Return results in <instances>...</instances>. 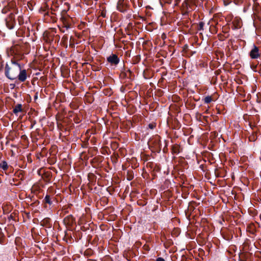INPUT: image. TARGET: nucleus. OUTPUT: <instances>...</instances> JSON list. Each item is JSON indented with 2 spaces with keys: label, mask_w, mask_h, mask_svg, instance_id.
I'll list each match as a JSON object with an SVG mask.
<instances>
[{
  "label": "nucleus",
  "mask_w": 261,
  "mask_h": 261,
  "mask_svg": "<svg viewBox=\"0 0 261 261\" xmlns=\"http://www.w3.org/2000/svg\"><path fill=\"white\" fill-rule=\"evenodd\" d=\"M250 57L251 59H257L260 57L259 50L258 47L253 45L252 49L251 50L250 54Z\"/></svg>",
  "instance_id": "obj_5"
},
{
  "label": "nucleus",
  "mask_w": 261,
  "mask_h": 261,
  "mask_svg": "<svg viewBox=\"0 0 261 261\" xmlns=\"http://www.w3.org/2000/svg\"><path fill=\"white\" fill-rule=\"evenodd\" d=\"M117 9L122 13L126 12L128 9V1L127 0H119L117 3Z\"/></svg>",
  "instance_id": "obj_3"
},
{
  "label": "nucleus",
  "mask_w": 261,
  "mask_h": 261,
  "mask_svg": "<svg viewBox=\"0 0 261 261\" xmlns=\"http://www.w3.org/2000/svg\"><path fill=\"white\" fill-rule=\"evenodd\" d=\"M40 224L44 226L48 227L50 224V219L48 218H44L41 221Z\"/></svg>",
  "instance_id": "obj_9"
},
{
  "label": "nucleus",
  "mask_w": 261,
  "mask_h": 261,
  "mask_svg": "<svg viewBox=\"0 0 261 261\" xmlns=\"http://www.w3.org/2000/svg\"><path fill=\"white\" fill-rule=\"evenodd\" d=\"M180 1V0H175L176 3L175 5H177Z\"/></svg>",
  "instance_id": "obj_21"
},
{
  "label": "nucleus",
  "mask_w": 261,
  "mask_h": 261,
  "mask_svg": "<svg viewBox=\"0 0 261 261\" xmlns=\"http://www.w3.org/2000/svg\"><path fill=\"white\" fill-rule=\"evenodd\" d=\"M257 138V134L255 132H252L251 135H250L249 137V140L250 141L254 142Z\"/></svg>",
  "instance_id": "obj_12"
},
{
  "label": "nucleus",
  "mask_w": 261,
  "mask_h": 261,
  "mask_svg": "<svg viewBox=\"0 0 261 261\" xmlns=\"http://www.w3.org/2000/svg\"><path fill=\"white\" fill-rule=\"evenodd\" d=\"M188 1L187 0L185 1L182 5V6L183 7V9H188Z\"/></svg>",
  "instance_id": "obj_17"
},
{
  "label": "nucleus",
  "mask_w": 261,
  "mask_h": 261,
  "mask_svg": "<svg viewBox=\"0 0 261 261\" xmlns=\"http://www.w3.org/2000/svg\"><path fill=\"white\" fill-rule=\"evenodd\" d=\"M203 25H204V24H203V22H200V23H199V27H200V30H202V29L203 27Z\"/></svg>",
  "instance_id": "obj_18"
},
{
  "label": "nucleus",
  "mask_w": 261,
  "mask_h": 261,
  "mask_svg": "<svg viewBox=\"0 0 261 261\" xmlns=\"http://www.w3.org/2000/svg\"><path fill=\"white\" fill-rule=\"evenodd\" d=\"M6 24L7 28L11 30L13 29L15 24L14 15L13 14H10L8 17L6 19Z\"/></svg>",
  "instance_id": "obj_4"
},
{
  "label": "nucleus",
  "mask_w": 261,
  "mask_h": 261,
  "mask_svg": "<svg viewBox=\"0 0 261 261\" xmlns=\"http://www.w3.org/2000/svg\"><path fill=\"white\" fill-rule=\"evenodd\" d=\"M5 74L9 80H17L20 82H24L28 77L26 70L23 69L18 61L15 59H11L9 63L6 64Z\"/></svg>",
  "instance_id": "obj_1"
},
{
  "label": "nucleus",
  "mask_w": 261,
  "mask_h": 261,
  "mask_svg": "<svg viewBox=\"0 0 261 261\" xmlns=\"http://www.w3.org/2000/svg\"><path fill=\"white\" fill-rule=\"evenodd\" d=\"M13 113L17 114L18 112L22 111V105L21 104L16 105L13 109Z\"/></svg>",
  "instance_id": "obj_8"
},
{
  "label": "nucleus",
  "mask_w": 261,
  "mask_h": 261,
  "mask_svg": "<svg viewBox=\"0 0 261 261\" xmlns=\"http://www.w3.org/2000/svg\"><path fill=\"white\" fill-rule=\"evenodd\" d=\"M232 24L234 27V29H239L242 27V20L240 18L236 17L232 20Z\"/></svg>",
  "instance_id": "obj_7"
},
{
  "label": "nucleus",
  "mask_w": 261,
  "mask_h": 261,
  "mask_svg": "<svg viewBox=\"0 0 261 261\" xmlns=\"http://www.w3.org/2000/svg\"><path fill=\"white\" fill-rule=\"evenodd\" d=\"M0 168L4 170H7L8 168L7 163L6 161H3L0 164Z\"/></svg>",
  "instance_id": "obj_13"
},
{
  "label": "nucleus",
  "mask_w": 261,
  "mask_h": 261,
  "mask_svg": "<svg viewBox=\"0 0 261 261\" xmlns=\"http://www.w3.org/2000/svg\"><path fill=\"white\" fill-rule=\"evenodd\" d=\"M156 261H165L164 259L162 257H159L156 259Z\"/></svg>",
  "instance_id": "obj_19"
},
{
  "label": "nucleus",
  "mask_w": 261,
  "mask_h": 261,
  "mask_svg": "<svg viewBox=\"0 0 261 261\" xmlns=\"http://www.w3.org/2000/svg\"><path fill=\"white\" fill-rule=\"evenodd\" d=\"M44 200V202L46 203H48L49 204H52V201L51 200V198H50V196H49L48 195L45 196Z\"/></svg>",
  "instance_id": "obj_14"
},
{
  "label": "nucleus",
  "mask_w": 261,
  "mask_h": 261,
  "mask_svg": "<svg viewBox=\"0 0 261 261\" xmlns=\"http://www.w3.org/2000/svg\"><path fill=\"white\" fill-rule=\"evenodd\" d=\"M149 128H150L151 129H153L154 127V125L152 124H149Z\"/></svg>",
  "instance_id": "obj_20"
},
{
  "label": "nucleus",
  "mask_w": 261,
  "mask_h": 261,
  "mask_svg": "<svg viewBox=\"0 0 261 261\" xmlns=\"http://www.w3.org/2000/svg\"><path fill=\"white\" fill-rule=\"evenodd\" d=\"M7 52L9 56L14 57L12 59L18 61L22 58L23 55L21 53V47L18 44H15L8 48Z\"/></svg>",
  "instance_id": "obj_2"
},
{
  "label": "nucleus",
  "mask_w": 261,
  "mask_h": 261,
  "mask_svg": "<svg viewBox=\"0 0 261 261\" xmlns=\"http://www.w3.org/2000/svg\"><path fill=\"white\" fill-rule=\"evenodd\" d=\"M172 151L173 153H178L180 152V146L177 144L173 145L172 147Z\"/></svg>",
  "instance_id": "obj_10"
},
{
  "label": "nucleus",
  "mask_w": 261,
  "mask_h": 261,
  "mask_svg": "<svg viewBox=\"0 0 261 261\" xmlns=\"http://www.w3.org/2000/svg\"><path fill=\"white\" fill-rule=\"evenodd\" d=\"M64 222L69 224L72 223L73 222V218L72 217H67L64 219Z\"/></svg>",
  "instance_id": "obj_15"
},
{
  "label": "nucleus",
  "mask_w": 261,
  "mask_h": 261,
  "mask_svg": "<svg viewBox=\"0 0 261 261\" xmlns=\"http://www.w3.org/2000/svg\"><path fill=\"white\" fill-rule=\"evenodd\" d=\"M61 19L63 21L64 27H65L67 29L69 28L70 25L68 22V20L69 18H66L63 17Z\"/></svg>",
  "instance_id": "obj_11"
},
{
  "label": "nucleus",
  "mask_w": 261,
  "mask_h": 261,
  "mask_svg": "<svg viewBox=\"0 0 261 261\" xmlns=\"http://www.w3.org/2000/svg\"><path fill=\"white\" fill-rule=\"evenodd\" d=\"M107 61L111 64L117 65L119 62V59L116 55L112 54L108 57Z\"/></svg>",
  "instance_id": "obj_6"
},
{
  "label": "nucleus",
  "mask_w": 261,
  "mask_h": 261,
  "mask_svg": "<svg viewBox=\"0 0 261 261\" xmlns=\"http://www.w3.org/2000/svg\"><path fill=\"white\" fill-rule=\"evenodd\" d=\"M213 100L212 96H208L204 98V101L205 103H210Z\"/></svg>",
  "instance_id": "obj_16"
}]
</instances>
